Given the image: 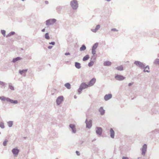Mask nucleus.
Here are the masks:
<instances>
[{"label":"nucleus","mask_w":159,"mask_h":159,"mask_svg":"<svg viewBox=\"0 0 159 159\" xmlns=\"http://www.w3.org/2000/svg\"><path fill=\"white\" fill-rule=\"evenodd\" d=\"M15 34V32L13 31H12L9 33L7 35H6V37H8L11 36L12 35H14Z\"/></svg>","instance_id":"obj_29"},{"label":"nucleus","mask_w":159,"mask_h":159,"mask_svg":"<svg viewBox=\"0 0 159 159\" xmlns=\"http://www.w3.org/2000/svg\"><path fill=\"white\" fill-rule=\"evenodd\" d=\"M111 64V62L109 61H106L103 63V65L104 66H110Z\"/></svg>","instance_id":"obj_20"},{"label":"nucleus","mask_w":159,"mask_h":159,"mask_svg":"<svg viewBox=\"0 0 159 159\" xmlns=\"http://www.w3.org/2000/svg\"><path fill=\"white\" fill-rule=\"evenodd\" d=\"M65 55H70V53L69 52H66L65 53Z\"/></svg>","instance_id":"obj_45"},{"label":"nucleus","mask_w":159,"mask_h":159,"mask_svg":"<svg viewBox=\"0 0 159 159\" xmlns=\"http://www.w3.org/2000/svg\"><path fill=\"white\" fill-rule=\"evenodd\" d=\"M99 111L100 112L101 115H103L105 113V110L103 109L102 107H101L99 109Z\"/></svg>","instance_id":"obj_16"},{"label":"nucleus","mask_w":159,"mask_h":159,"mask_svg":"<svg viewBox=\"0 0 159 159\" xmlns=\"http://www.w3.org/2000/svg\"><path fill=\"white\" fill-rule=\"evenodd\" d=\"M98 43H95L92 47V49L96 50L98 47Z\"/></svg>","instance_id":"obj_27"},{"label":"nucleus","mask_w":159,"mask_h":159,"mask_svg":"<svg viewBox=\"0 0 159 159\" xmlns=\"http://www.w3.org/2000/svg\"><path fill=\"white\" fill-rule=\"evenodd\" d=\"M1 33L3 36L5 37V36L6 31L4 30H1Z\"/></svg>","instance_id":"obj_36"},{"label":"nucleus","mask_w":159,"mask_h":159,"mask_svg":"<svg viewBox=\"0 0 159 159\" xmlns=\"http://www.w3.org/2000/svg\"><path fill=\"white\" fill-rule=\"evenodd\" d=\"M111 31H118V30L115 28H113V29H111Z\"/></svg>","instance_id":"obj_43"},{"label":"nucleus","mask_w":159,"mask_h":159,"mask_svg":"<svg viewBox=\"0 0 159 159\" xmlns=\"http://www.w3.org/2000/svg\"><path fill=\"white\" fill-rule=\"evenodd\" d=\"M100 28V25H96L95 29H91V31L94 33H96L98 30Z\"/></svg>","instance_id":"obj_15"},{"label":"nucleus","mask_w":159,"mask_h":159,"mask_svg":"<svg viewBox=\"0 0 159 159\" xmlns=\"http://www.w3.org/2000/svg\"><path fill=\"white\" fill-rule=\"evenodd\" d=\"M144 69L143 70V72H147L149 73V66H147L146 67H144Z\"/></svg>","instance_id":"obj_21"},{"label":"nucleus","mask_w":159,"mask_h":159,"mask_svg":"<svg viewBox=\"0 0 159 159\" xmlns=\"http://www.w3.org/2000/svg\"><path fill=\"white\" fill-rule=\"evenodd\" d=\"M52 48V46H49L48 47V48L49 49H51Z\"/></svg>","instance_id":"obj_47"},{"label":"nucleus","mask_w":159,"mask_h":159,"mask_svg":"<svg viewBox=\"0 0 159 159\" xmlns=\"http://www.w3.org/2000/svg\"><path fill=\"white\" fill-rule=\"evenodd\" d=\"M96 50L92 49V53L93 55H95L96 54Z\"/></svg>","instance_id":"obj_39"},{"label":"nucleus","mask_w":159,"mask_h":159,"mask_svg":"<svg viewBox=\"0 0 159 159\" xmlns=\"http://www.w3.org/2000/svg\"><path fill=\"white\" fill-rule=\"evenodd\" d=\"M89 87L88 84L85 83H82L80 85V88L78 90V94L80 93L81 91L83 89L87 88Z\"/></svg>","instance_id":"obj_2"},{"label":"nucleus","mask_w":159,"mask_h":159,"mask_svg":"<svg viewBox=\"0 0 159 159\" xmlns=\"http://www.w3.org/2000/svg\"><path fill=\"white\" fill-rule=\"evenodd\" d=\"M62 6H59L57 7V12L58 13H60L61 12V11L62 9Z\"/></svg>","instance_id":"obj_23"},{"label":"nucleus","mask_w":159,"mask_h":159,"mask_svg":"<svg viewBox=\"0 0 159 159\" xmlns=\"http://www.w3.org/2000/svg\"><path fill=\"white\" fill-rule=\"evenodd\" d=\"M77 98L76 96L75 95V96H74V98Z\"/></svg>","instance_id":"obj_51"},{"label":"nucleus","mask_w":159,"mask_h":159,"mask_svg":"<svg viewBox=\"0 0 159 159\" xmlns=\"http://www.w3.org/2000/svg\"><path fill=\"white\" fill-rule=\"evenodd\" d=\"M122 159H128V158L127 157H122Z\"/></svg>","instance_id":"obj_46"},{"label":"nucleus","mask_w":159,"mask_h":159,"mask_svg":"<svg viewBox=\"0 0 159 159\" xmlns=\"http://www.w3.org/2000/svg\"><path fill=\"white\" fill-rule=\"evenodd\" d=\"M112 95L111 94H106L104 97V100L107 101L112 98Z\"/></svg>","instance_id":"obj_13"},{"label":"nucleus","mask_w":159,"mask_h":159,"mask_svg":"<svg viewBox=\"0 0 159 159\" xmlns=\"http://www.w3.org/2000/svg\"><path fill=\"white\" fill-rule=\"evenodd\" d=\"M147 148V145L146 144H144L142 148V155L144 156L146 152Z\"/></svg>","instance_id":"obj_7"},{"label":"nucleus","mask_w":159,"mask_h":159,"mask_svg":"<svg viewBox=\"0 0 159 159\" xmlns=\"http://www.w3.org/2000/svg\"><path fill=\"white\" fill-rule=\"evenodd\" d=\"M116 69L117 70H120V71H122L123 70V68L122 66V65L120 66L116 67Z\"/></svg>","instance_id":"obj_24"},{"label":"nucleus","mask_w":159,"mask_h":159,"mask_svg":"<svg viewBox=\"0 0 159 159\" xmlns=\"http://www.w3.org/2000/svg\"><path fill=\"white\" fill-rule=\"evenodd\" d=\"M49 44L52 45H54L55 44V43L54 42H51L49 43Z\"/></svg>","instance_id":"obj_42"},{"label":"nucleus","mask_w":159,"mask_h":159,"mask_svg":"<svg viewBox=\"0 0 159 159\" xmlns=\"http://www.w3.org/2000/svg\"><path fill=\"white\" fill-rule=\"evenodd\" d=\"M132 85V84L131 83H130L129 84H128V86H131Z\"/></svg>","instance_id":"obj_48"},{"label":"nucleus","mask_w":159,"mask_h":159,"mask_svg":"<svg viewBox=\"0 0 159 159\" xmlns=\"http://www.w3.org/2000/svg\"><path fill=\"white\" fill-rule=\"evenodd\" d=\"M7 142H8L7 140V139H5L3 143V145L4 146H6L7 145Z\"/></svg>","instance_id":"obj_37"},{"label":"nucleus","mask_w":159,"mask_h":159,"mask_svg":"<svg viewBox=\"0 0 159 159\" xmlns=\"http://www.w3.org/2000/svg\"><path fill=\"white\" fill-rule=\"evenodd\" d=\"M7 98H6L4 96L0 97V99L2 101H5V100H6Z\"/></svg>","instance_id":"obj_38"},{"label":"nucleus","mask_w":159,"mask_h":159,"mask_svg":"<svg viewBox=\"0 0 159 159\" xmlns=\"http://www.w3.org/2000/svg\"><path fill=\"white\" fill-rule=\"evenodd\" d=\"M70 4L73 10H76L79 7V4L77 0H72L70 2Z\"/></svg>","instance_id":"obj_1"},{"label":"nucleus","mask_w":159,"mask_h":159,"mask_svg":"<svg viewBox=\"0 0 159 159\" xmlns=\"http://www.w3.org/2000/svg\"><path fill=\"white\" fill-rule=\"evenodd\" d=\"M24 76H26V74H25L24 75Z\"/></svg>","instance_id":"obj_54"},{"label":"nucleus","mask_w":159,"mask_h":159,"mask_svg":"<svg viewBox=\"0 0 159 159\" xmlns=\"http://www.w3.org/2000/svg\"><path fill=\"white\" fill-rule=\"evenodd\" d=\"M115 78L116 80L119 81L123 80L125 79V77L122 75H116L115 76Z\"/></svg>","instance_id":"obj_6"},{"label":"nucleus","mask_w":159,"mask_h":159,"mask_svg":"<svg viewBox=\"0 0 159 159\" xmlns=\"http://www.w3.org/2000/svg\"><path fill=\"white\" fill-rule=\"evenodd\" d=\"M85 123H86V127L90 129L92 126V121L91 120H90L89 121H87V119H86L85 121Z\"/></svg>","instance_id":"obj_9"},{"label":"nucleus","mask_w":159,"mask_h":159,"mask_svg":"<svg viewBox=\"0 0 159 159\" xmlns=\"http://www.w3.org/2000/svg\"><path fill=\"white\" fill-rule=\"evenodd\" d=\"M26 137H24V139H26Z\"/></svg>","instance_id":"obj_53"},{"label":"nucleus","mask_w":159,"mask_h":159,"mask_svg":"<svg viewBox=\"0 0 159 159\" xmlns=\"http://www.w3.org/2000/svg\"><path fill=\"white\" fill-rule=\"evenodd\" d=\"M1 134V132H0V134Z\"/></svg>","instance_id":"obj_56"},{"label":"nucleus","mask_w":159,"mask_h":159,"mask_svg":"<svg viewBox=\"0 0 159 159\" xmlns=\"http://www.w3.org/2000/svg\"><path fill=\"white\" fill-rule=\"evenodd\" d=\"M13 123V121H9L7 122L8 125L10 127H11L12 126Z\"/></svg>","instance_id":"obj_31"},{"label":"nucleus","mask_w":159,"mask_h":159,"mask_svg":"<svg viewBox=\"0 0 159 159\" xmlns=\"http://www.w3.org/2000/svg\"><path fill=\"white\" fill-rule=\"evenodd\" d=\"M75 66L76 68L79 69L81 68L80 64L79 62H75Z\"/></svg>","instance_id":"obj_19"},{"label":"nucleus","mask_w":159,"mask_h":159,"mask_svg":"<svg viewBox=\"0 0 159 159\" xmlns=\"http://www.w3.org/2000/svg\"><path fill=\"white\" fill-rule=\"evenodd\" d=\"M96 81V79L93 78L91 79L89 82L88 85L89 86H93L95 83Z\"/></svg>","instance_id":"obj_12"},{"label":"nucleus","mask_w":159,"mask_h":159,"mask_svg":"<svg viewBox=\"0 0 159 159\" xmlns=\"http://www.w3.org/2000/svg\"><path fill=\"white\" fill-rule=\"evenodd\" d=\"M45 31V29H43L42 30V31L43 32H44Z\"/></svg>","instance_id":"obj_50"},{"label":"nucleus","mask_w":159,"mask_h":159,"mask_svg":"<svg viewBox=\"0 0 159 159\" xmlns=\"http://www.w3.org/2000/svg\"><path fill=\"white\" fill-rule=\"evenodd\" d=\"M12 152L15 156H17L18 154L19 151L17 147L15 148L12 150Z\"/></svg>","instance_id":"obj_8"},{"label":"nucleus","mask_w":159,"mask_h":159,"mask_svg":"<svg viewBox=\"0 0 159 159\" xmlns=\"http://www.w3.org/2000/svg\"><path fill=\"white\" fill-rule=\"evenodd\" d=\"M0 127L2 129L4 128L5 127L3 122H0Z\"/></svg>","instance_id":"obj_34"},{"label":"nucleus","mask_w":159,"mask_h":159,"mask_svg":"<svg viewBox=\"0 0 159 159\" xmlns=\"http://www.w3.org/2000/svg\"><path fill=\"white\" fill-rule=\"evenodd\" d=\"M6 101L8 102H9L12 103H13L14 104H17L18 103V102L17 100H14L12 99H11L9 98H7L6 99Z\"/></svg>","instance_id":"obj_11"},{"label":"nucleus","mask_w":159,"mask_h":159,"mask_svg":"<svg viewBox=\"0 0 159 159\" xmlns=\"http://www.w3.org/2000/svg\"><path fill=\"white\" fill-rule=\"evenodd\" d=\"M9 88L11 90H14V87L11 85H9Z\"/></svg>","instance_id":"obj_40"},{"label":"nucleus","mask_w":159,"mask_h":159,"mask_svg":"<svg viewBox=\"0 0 159 159\" xmlns=\"http://www.w3.org/2000/svg\"><path fill=\"white\" fill-rule=\"evenodd\" d=\"M154 63L155 64H158L159 65V59H156L154 62Z\"/></svg>","instance_id":"obj_35"},{"label":"nucleus","mask_w":159,"mask_h":159,"mask_svg":"<svg viewBox=\"0 0 159 159\" xmlns=\"http://www.w3.org/2000/svg\"><path fill=\"white\" fill-rule=\"evenodd\" d=\"M110 136L112 138H114V137L115 132L112 128H111L110 129Z\"/></svg>","instance_id":"obj_17"},{"label":"nucleus","mask_w":159,"mask_h":159,"mask_svg":"<svg viewBox=\"0 0 159 159\" xmlns=\"http://www.w3.org/2000/svg\"><path fill=\"white\" fill-rule=\"evenodd\" d=\"M89 56L88 55H87L85 56L84 57L83 60L84 61L87 60L89 58Z\"/></svg>","instance_id":"obj_25"},{"label":"nucleus","mask_w":159,"mask_h":159,"mask_svg":"<svg viewBox=\"0 0 159 159\" xmlns=\"http://www.w3.org/2000/svg\"><path fill=\"white\" fill-rule=\"evenodd\" d=\"M63 97L62 96H59L56 100V103L58 105H60L63 100Z\"/></svg>","instance_id":"obj_5"},{"label":"nucleus","mask_w":159,"mask_h":159,"mask_svg":"<svg viewBox=\"0 0 159 159\" xmlns=\"http://www.w3.org/2000/svg\"><path fill=\"white\" fill-rule=\"evenodd\" d=\"M21 59H22L20 57H18L13 58L12 61L13 63H15V62H16L17 61L19 60H20Z\"/></svg>","instance_id":"obj_18"},{"label":"nucleus","mask_w":159,"mask_h":159,"mask_svg":"<svg viewBox=\"0 0 159 159\" xmlns=\"http://www.w3.org/2000/svg\"><path fill=\"white\" fill-rule=\"evenodd\" d=\"M45 38L47 39H50V37L49 36V34L48 33H47L45 34Z\"/></svg>","instance_id":"obj_32"},{"label":"nucleus","mask_w":159,"mask_h":159,"mask_svg":"<svg viewBox=\"0 0 159 159\" xmlns=\"http://www.w3.org/2000/svg\"><path fill=\"white\" fill-rule=\"evenodd\" d=\"M134 64L138 66L141 69L144 68L145 66V65L143 63L139 61H135L134 62Z\"/></svg>","instance_id":"obj_4"},{"label":"nucleus","mask_w":159,"mask_h":159,"mask_svg":"<svg viewBox=\"0 0 159 159\" xmlns=\"http://www.w3.org/2000/svg\"><path fill=\"white\" fill-rule=\"evenodd\" d=\"M0 84L2 86H4L5 85V83L3 82L0 81Z\"/></svg>","instance_id":"obj_41"},{"label":"nucleus","mask_w":159,"mask_h":159,"mask_svg":"<svg viewBox=\"0 0 159 159\" xmlns=\"http://www.w3.org/2000/svg\"><path fill=\"white\" fill-rule=\"evenodd\" d=\"M65 86L68 89H70L71 88L70 85L69 83H66Z\"/></svg>","instance_id":"obj_26"},{"label":"nucleus","mask_w":159,"mask_h":159,"mask_svg":"<svg viewBox=\"0 0 159 159\" xmlns=\"http://www.w3.org/2000/svg\"><path fill=\"white\" fill-rule=\"evenodd\" d=\"M86 49V47L84 45H83L80 48V51H83L85 50Z\"/></svg>","instance_id":"obj_28"},{"label":"nucleus","mask_w":159,"mask_h":159,"mask_svg":"<svg viewBox=\"0 0 159 159\" xmlns=\"http://www.w3.org/2000/svg\"><path fill=\"white\" fill-rule=\"evenodd\" d=\"M56 159H58V158H56Z\"/></svg>","instance_id":"obj_55"},{"label":"nucleus","mask_w":159,"mask_h":159,"mask_svg":"<svg viewBox=\"0 0 159 159\" xmlns=\"http://www.w3.org/2000/svg\"><path fill=\"white\" fill-rule=\"evenodd\" d=\"M28 70L27 69H25V70H19V73L21 74L22 75V74L23 73H25L26 72H27Z\"/></svg>","instance_id":"obj_22"},{"label":"nucleus","mask_w":159,"mask_h":159,"mask_svg":"<svg viewBox=\"0 0 159 159\" xmlns=\"http://www.w3.org/2000/svg\"><path fill=\"white\" fill-rule=\"evenodd\" d=\"M45 3L46 4H47L48 3V1H45Z\"/></svg>","instance_id":"obj_49"},{"label":"nucleus","mask_w":159,"mask_h":159,"mask_svg":"<svg viewBox=\"0 0 159 159\" xmlns=\"http://www.w3.org/2000/svg\"><path fill=\"white\" fill-rule=\"evenodd\" d=\"M96 132L97 134L99 136H101L102 133V129L101 127H97Z\"/></svg>","instance_id":"obj_10"},{"label":"nucleus","mask_w":159,"mask_h":159,"mask_svg":"<svg viewBox=\"0 0 159 159\" xmlns=\"http://www.w3.org/2000/svg\"><path fill=\"white\" fill-rule=\"evenodd\" d=\"M57 20L55 19H51L47 20L46 21V25H53L56 22Z\"/></svg>","instance_id":"obj_3"},{"label":"nucleus","mask_w":159,"mask_h":159,"mask_svg":"<svg viewBox=\"0 0 159 159\" xmlns=\"http://www.w3.org/2000/svg\"><path fill=\"white\" fill-rule=\"evenodd\" d=\"M94 61H91L88 64V66L89 67H91L93 66L94 64Z\"/></svg>","instance_id":"obj_33"},{"label":"nucleus","mask_w":159,"mask_h":159,"mask_svg":"<svg viewBox=\"0 0 159 159\" xmlns=\"http://www.w3.org/2000/svg\"><path fill=\"white\" fill-rule=\"evenodd\" d=\"M96 57V55H93V56H92L91 58V61H94L95 60Z\"/></svg>","instance_id":"obj_30"},{"label":"nucleus","mask_w":159,"mask_h":159,"mask_svg":"<svg viewBox=\"0 0 159 159\" xmlns=\"http://www.w3.org/2000/svg\"><path fill=\"white\" fill-rule=\"evenodd\" d=\"M83 143V141L81 142V143H80V144H82V143Z\"/></svg>","instance_id":"obj_52"},{"label":"nucleus","mask_w":159,"mask_h":159,"mask_svg":"<svg viewBox=\"0 0 159 159\" xmlns=\"http://www.w3.org/2000/svg\"><path fill=\"white\" fill-rule=\"evenodd\" d=\"M69 126L73 132L74 133H76V130L75 125L70 124V125Z\"/></svg>","instance_id":"obj_14"},{"label":"nucleus","mask_w":159,"mask_h":159,"mask_svg":"<svg viewBox=\"0 0 159 159\" xmlns=\"http://www.w3.org/2000/svg\"><path fill=\"white\" fill-rule=\"evenodd\" d=\"M76 153L77 155H78V156L80 155V153L79 152H78V151H76Z\"/></svg>","instance_id":"obj_44"}]
</instances>
